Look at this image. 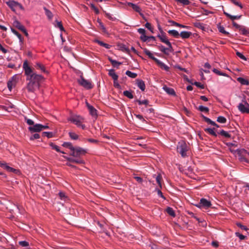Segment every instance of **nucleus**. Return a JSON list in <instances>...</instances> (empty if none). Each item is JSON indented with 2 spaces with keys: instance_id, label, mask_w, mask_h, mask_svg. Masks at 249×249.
Returning a JSON list of instances; mask_svg holds the SVG:
<instances>
[{
  "instance_id": "obj_1",
  "label": "nucleus",
  "mask_w": 249,
  "mask_h": 249,
  "mask_svg": "<svg viewBox=\"0 0 249 249\" xmlns=\"http://www.w3.org/2000/svg\"><path fill=\"white\" fill-rule=\"evenodd\" d=\"M26 80L29 81L26 87L28 91L33 93L36 89H39L40 84L44 80V78L43 76L36 72L26 78Z\"/></svg>"
},
{
  "instance_id": "obj_2",
  "label": "nucleus",
  "mask_w": 249,
  "mask_h": 249,
  "mask_svg": "<svg viewBox=\"0 0 249 249\" xmlns=\"http://www.w3.org/2000/svg\"><path fill=\"white\" fill-rule=\"evenodd\" d=\"M177 151L179 153L182 157L187 156L186 152L188 151V146L184 141H179L177 145Z\"/></svg>"
},
{
  "instance_id": "obj_3",
  "label": "nucleus",
  "mask_w": 249,
  "mask_h": 249,
  "mask_svg": "<svg viewBox=\"0 0 249 249\" xmlns=\"http://www.w3.org/2000/svg\"><path fill=\"white\" fill-rule=\"evenodd\" d=\"M87 153L85 149L79 147H74V149L70 153V155L76 158H81V157L84 156Z\"/></svg>"
},
{
  "instance_id": "obj_4",
  "label": "nucleus",
  "mask_w": 249,
  "mask_h": 249,
  "mask_svg": "<svg viewBox=\"0 0 249 249\" xmlns=\"http://www.w3.org/2000/svg\"><path fill=\"white\" fill-rule=\"evenodd\" d=\"M68 120L78 127H81L83 129H84L86 127L85 125L82 124V120H83V118L80 116L71 117Z\"/></svg>"
},
{
  "instance_id": "obj_5",
  "label": "nucleus",
  "mask_w": 249,
  "mask_h": 249,
  "mask_svg": "<svg viewBox=\"0 0 249 249\" xmlns=\"http://www.w3.org/2000/svg\"><path fill=\"white\" fill-rule=\"evenodd\" d=\"M238 108L242 113H249V104L246 101L245 98L242 100V103L239 104Z\"/></svg>"
},
{
  "instance_id": "obj_6",
  "label": "nucleus",
  "mask_w": 249,
  "mask_h": 249,
  "mask_svg": "<svg viewBox=\"0 0 249 249\" xmlns=\"http://www.w3.org/2000/svg\"><path fill=\"white\" fill-rule=\"evenodd\" d=\"M23 68L24 71V74L26 76V78H28L32 74H34L36 73L35 71V69L32 68L31 66H30V63H23Z\"/></svg>"
},
{
  "instance_id": "obj_7",
  "label": "nucleus",
  "mask_w": 249,
  "mask_h": 249,
  "mask_svg": "<svg viewBox=\"0 0 249 249\" xmlns=\"http://www.w3.org/2000/svg\"><path fill=\"white\" fill-rule=\"evenodd\" d=\"M80 79L78 80V82L81 86H83L87 89H90L93 88L91 83L88 80L84 79L83 75H80Z\"/></svg>"
},
{
  "instance_id": "obj_8",
  "label": "nucleus",
  "mask_w": 249,
  "mask_h": 249,
  "mask_svg": "<svg viewBox=\"0 0 249 249\" xmlns=\"http://www.w3.org/2000/svg\"><path fill=\"white\" fill-rule=\"evenodd\" d=\"M18 81L17 75H14L7 82V87L10 91H11L13 88H15Z\"/></svg>"
},
{
  "instance_id": "obj_9",
  "label": "nucleus",
  "mask_w": 249,
  "mask_h": 249,
  "mask_svg": "<svg viewBox=\"0 0 249 249\" xmlns=\"http://www.w3.org/2000/svg\"><path fill=\"white\" fill-rule=\"evenodd\" d=\"M198 208H205L206 209L211 207L212 204L210 201L207 200L205 198H202L200 200V202L198 204L196 205Z\"/></svg>"
},
{
  "instance_id": "obj_10",
  "label": "nucleus",
  "mask_w": 249,
  "mask_h": 249,
  "mask_svg": "<svg viewBox=\"0 0 249 249\" xmlns=\"http://www.w3.org/2000/svg\"><path fill=\"white\" fill-rule=\"evenodd\" d=\"M134 103H137L139 105H144V107H141V111L143 113L146 112V108L148 106H151V105H149V101L147 99H145L143 100H141L139 99H136L134 100Z\"/></svg>"
},
{
  "instance_id": "obj_11",
  "label": "nucleus",
  "mask_w": 249,
  "mask_h": 249,
  "mask_svg": "<svg viewBox=\"0 0 249 249\" xmlns=\"http://www.w3.org/2000/svg\"><path fill=\"white\" fill-rule=\"evenodd\" d=\"M6 3L14 11H15V8L18 7L21 9H23V7L21 4L14 0H9L6 1Z\"/></svg>"
},
{
  "instance_id": "obj_12",
  "label": "nucleus",
  "mask_w": 249,
  "mask_h": 249,
  "mask_svg": "<svg viewBox=\"0 0 249 249\" xmlns=\"http://www.w3.org/2000/svg\"><path fill=\"white\" fill-rule=\"evenodd\" d=\"M63 157L70 163L71 162L81 164H84L85 163V160L82 158H73L71 157H68L65 156H63Z\"/></svg>"
},
{
  "instance_id": "obj_13",
  "label": "nucleus",
  "mask_w": 249,
  "mask_h": 249,
  "mask_svg": "<svg viewBox=\"0 0 249 249\" xmlns=\"http://www.w3.org/2000/svg\"><path fill=\"white\" fill-rule=\"evenodd\" d=\"M86 107L89 109L90 115L96 119L98 117L97 110L91 105H90L87 101L86 102Z\"/></svg>"
},
{
  "instance_id": "obj_14",
  "label": "nucleus",
  "mask_w": 249,
  "mask_h": 249,
  "mask_svg": "<svg viewBox=\"0 0 249 249\" xmlns=\"http://www.w3.org/2000/svg\"><path fill=\"white\" fill-rule=\"evenodd\" d=\"M28 129L31 133L39 132L41 131V124H37L35 125L34 124L33 126H29Z\"/></svg>"
},
{
  "instance_id": "obj_15",
  "label": "nucleus",
  "mask_w": 249,
  "mask_h": 249,
  "mask_svg": "<svg viewBox=\"0 0 249 249\" xmlns=\"http://www.w3.org/2000/svg\"><path fill=\"white\" fill-rule=\"evenodd\" d=\"M136 84L139 88L142 91H144L145 89V85L144 82L140 79H137L136 80Z\"/></svg>"
},
{
  "instance_id": "obj_16",
  "label": "nucleus",
  "mask_w": 249,
  "mask_h": 249,
  "mask_svg": "<svg viewBox=\"0 0 249 249\" xmlns=\"http://www.w3.org/2000/svg\"><path fill=\"white\" fill-rule=\"evenodd\" d=\"M163 89L164 91H165L169 95L176 96V93L175 90L171 88H169L167 87L166 86H164L163 87Z\"/></svg>"
},
{
  "instance_id": "obj_17",
  "label": "nucleus",
  "mask_w": 249,
  "mask_h": 249,
  "mask_svg": "<svg viewBox=\"0 0 249 249\" xmlns=\"http://www.w3.org/2000/svg\"><path fill=\"white\" fill-rule=\"evenodd\" d=\"M108 74L113 79V81H118V75L115 73L114 69L109 70Z\"/></svg>"
},
{
  "instance_id": "obj_18",
  "label": "nucleus",
  "mask_w": 249,
  "mask_h": 249,
  "mask_svg": "<svg viewBox=\"0 0 249 249\" xmlns=\"http://www.w3.org/2000/svg\"><path fill=\"white\" fill-rule=\"evenodd\" d=\"M159 50L163 53L165 54H169L170 53H171L173 50L169 49L168 47H165L162 45H160L159 46Z\"/></svg>"
},
{
  "instance_id": "obj_19",
  "label": "nucleus",
  "mask_w": 249,
  "mask_h": 249,
  "mask_svg": "<svg viewBox=\"0 0 249 249\" xmlns=\"http://www.w3.org/2000/svg\"><path fill=\"white\" fill-rule=\"evenodd\" d=\"M13 26L21 32L25 29L24 26L22 25L19 21L17 20H15L13 22Z\"/></svg>"
},
{
  "instance_id": "obj_20",
  "label": "nucleus",
  "mask_w": 249,
  "mask_h": 249,
  "mask_svg": "<svg viewBox=\"0 0 249 249\" xmlns=\"http://www.w3.org/2000/svg\"><path fill=\"white\" fill-rule=\"evenodd\" d=\"M237 81L242 85H249V80L247 79H245L243 77H239L237 78Z\"/></svg>"
},
{
  "instance_id": "obj_21",
  "label": "nucleus",
  "mask_w": 249,
  "mask_h": 249,
  "mask_svg": "<svg viewBox=\"0 0 249 249\" xmlns=\"http://www.w3.org/2000/svg\"><path fill=\"white\" fill-rule=\"evenodd\" d=\"M144 53L147 56H148L149 58L154 60L155 62H160L159 60H158L154 57V54L151 52H150L149 50H145Z\"/></svg>"
},
{
  "instance_id": "obj_22",
  "label": "nucleus",
  "mask_w": 249,
  "mask_h": 249,
  "mask_svg": "<svg viewBox=\"0 0 249 249\" xmlns=\"http://www.w3.org/2000/svg\"><path fill=\"white\" fill-rule=\"evenodd\" d=\"M49 145L52 147V148L53 149H54L57 152H60V153H61L62 154H66V153L63 151H61L59 149V147L58 146H57V145H56L55 143H54L53 142H51L49 143Z\"/></svg>"
},
{
  "instance_id": "obj_23",
  "label": "nucleus",
  "mask_w": 249,
  "mask_h": 249,
  "mask_svg": "<svg viewBox=\"0 0 249 249\" xmlns=\"http://www.w3.org/2000/svg\"><path fill=\"white\" fill-rule=\"evenodd\" d=\"M224 14L228 18H230L231 20H234L235 19H240L242 16H232L229 13H227L226 12L224 11Z\"/></svg>"
},
{
  "instance_id": "obj_24",
  "label": "nucleus",
  "mask_w": 249,
  "mask_h": 249,
  "mask_svg": "<svg viewBox=\"0 0 249 249\" xmlns=\"http://www.w3.org/2000/svg\"><path fill=\"white\" fill-rule=\"evenodd\" d=\"M128 6L131 7L136 12H138V13L141 12V9L137 5H136V4L131 3V2H128Z\"/></svg>"
},
{
  "instance_id": "obj_25",
  "label": "nucleus",
  "mask_w": 249,
  "mask_h": 249,
  "mask_svg": "<svg viewBox=\"0 0 249 249\" xmlns=\"http://www.w3.org/2000/svg\"><path fill=\"white\" fill-rule=\"evenodd\" d=\"M215 128H207L204 129V131L210 135L215 137H217V134L214 131Z\"/></svg>"
},
{
  "instance_id": "obj_26",
  "label": "nucleus",
  "mask_w": 249,
  "mask_h": 249,
  "mask_svg": "<svg viewBox=\"0 0 249 249\" xmlns=\"http://www.w3.org/2000/svg\"><path fill=\"white\" fill-rule=\"evenodd\" d=\"M213 72H214L215 73H216V74H217L218 75H222V76H226V77H230L231 80H232L231 77L229 76L228 74H227V73H226L225 72H221V71H219L218 70H217V69H216L215 68H214L213 70Z\"/></svg>"
},
{
  "instance_id": "obj_27",
  "label": "nucleus",
  "mask_w": 249,
  "mask_h": 249,
  "mask_svg": "<svg viewBox=\"0 0 249 249\" xmlns=\"http://www.w3.org/2000/svg\"><path fill=\"white\" fill-rule=\"evenodd\" d=\"M236 152L239 157L245 156V155L248 153L247 151L244 148L237 149Z\"/></svg>"
},
{
  "instance_id": "obj_28",
  "label": "nucleus",
  "mask_w": 249,
  "mask_h": 249,
  "mask_svg": "<svg viewBox=\"0 0 249 249\" xmlns=\"http://www.w3.org/2000/svg\"><path fill=\"white\" fill-rule=\"evenodd\" d=\"M62 146L67 148H69L71 150V151L74 149V146L72 145V143L70 142H64L62 144Z\"/></svg>"
},
{
  "instance_id": "obj_29",
  "label": "nucleus",
  "mask_w": 249,
  "mask_h": 249,
  "mask_svg": "<svg viewBox=\"0 0 249 249\" xmlns=\"http://www.w3.org/2000/svg\"><path fill=\"white\" fill-rule=\"evenodd\" d=\"M191 34H192V33L191 32H186V31H182L180 33V34H179V36L182 38H188L190 36Z\"/></svg>"
},
{
  "instance_id": "obj_30",
  "label": "nucleus",
  "mask_w": 249,
  "mask_h": 249,
  "mask_svg": "<svg viewBox=\"0 0 249 249\" xmlns=\"http://www.w3.org/2000/svg\"><path fill=\"white\" fill-rule=\"evenodd\" d=\"M166 212L170 216H172L174 217L176 216L175 212L172 208L168 207L166 209Z\"/></svg>"
},
{
  "instance_id": "obj_31",
  "label": "nucleus",
  "mask_w": 249,
  "mask_h": 249,
  "mask_svg": "<svg viewBox=\"0 0 249 249\" xmlns=\"http://www.w3.org/2000/svg\"><path fill=\"white\" fill-rule=\"evenodd\" d=\"M132 92V91L125 90L123 92V94L129 99H133L134 98V96Z\"/></svg>"
},
{
  "instance_id": "obj_32",
  "label": "nucleus",
  "mask_w": 249,
  "mask_h": 249,
  "mask_svg": "<svg viewBox=\"0 0 249 249\" xmlns=\"http://www.w3.org/2000/svg\"><path fill=\"white\" fill-rule=\"evenodd\" d=\"M157 36L163 43H164L166 40L168 39L165 33H164L163 31L161 32V35H159Z\"/></svg>"
},
{
  "instance_id": "obj_33",
  "label": "nucleus",
  "mask_w": 249,
  "mask_h": 249,
  "mask_svg": "<svg viewBox=\"0 0 249 249\" xmlns=\"http://www.w3.org/2000/svg\"><path fill=\"white\" fill-rule=\"evenodd\" d=\"M41 136L43 137H47L48 138H51L54 136V133L52 132H43L41 134Z\"/></svg>"
},
{
  "instance_id": "obj_34",
  "label": "nucleus",
  "mask_w": 249,
  "mask_h": 249,
  "mask_svg": "<svg viewBox=\"0 0 249 249\" xmlns=\"http://www.w3.org/2000/svg\"><path fill=\"white\" fill-rule=\"evenodd\" d=\"M44 10L45 11V14L47 16L49 19H51L53 17V14L51 11L49 9H47L45 7L43 8Z\"/></svg>"
},
{
  "instance_id": "obj_35",
  "label": "nucleus",
  "mask_w": 249,
  "mask_h": 249,
  "mask_svg": "<svg viewBox=\"0 0 249 249\" xmlns=\"http://www.w3.org/2000/svg\"><path fill=\"white\" fill-rule=\"evenodd\" d=\"M218 134H220V135L225 138H229L231 137V134H230L228 132L225 131L223 129H222L219 132H218Z\"/></svg>"
},
{
  "instance_id": "obj_36",
  "label": "nucleus",
  "mask_w": 249,
  "mask_h": 249,
  "mask_svg": "<svg viewBox=\"0 0 249 249\" xmlns=\"http://www.w3.org/2000/svg\"><path fill=\"white\" fill-rule=\"evenodd\" d=\"M158 66L162 70H164L166 71H169V67L166 65L165 63H157Z\"/></svg>"
},
{
  "instance_id": "obj_37",
  "label": "nucleus",
  "mask_w": 249,
  "mask_h": 249,
  "mask_svg": "<svg viewBox=\"0 0 249 249\" xmlns=\"http://www.w3.org/2000/svg\"><path fill=\"white\" fill-rule=\"evenodd\" d=\"M168 33L173 36L176 37V38H178L179 36V34L178 33V32L176 31V30H169L168 31Z\"/></svg>"
},
{
  "instance_id": "obj_38",
  "label": "nucleus",
  "mask_w": 249,
  "mask_h": 249,
  "mask_svg": "<svg viewBox=\"0 0 249 249\" xmlns=\"http://www.w3.org/2000/svg\"><path fill=\"white\" fill-rule=\"evenodd\" d=\"M196 108L201 112H204L205 113H208L209 112V108L203 106H200Z\"/></svg>"
},
{
  "instance_id": "obj_39",
  "label": "nucleus",
  "mask_w": 249,
  "mask_h": 249,
  "mask_svg": "<svg viewBox=\"0 0 249 249\" xmlns=\"http://www.w3.org/2000/svg\"><path fill=\"white\" fill-rule=\"evenodd\" d=\"M171 23H172V25H174V26H178V27H181V28H186V29H188L189 28V26H186V25H182V24H180L179 23H178L174 21H169Z\"/></svg>"
},
{
  "instance_id": "obj_40",
  "label": "nucleus",
  "mask_w": 249,
  "mask_h": 249,
  "mask_svg": "<svg viewBox=\"0 0 249 249\" xmlns=\"http://www.w3.org/2000/svg\"><path fill=\"white\" fill-rule=\"evenodd\" d=\"M174 68H176V69H178V70H179L180 71H184L185 72H186L187 74H190V71L189 70H188L187 69L183 68L181 67L179 65H175L174 66Z\"/></svg>"
},
{
  "instance_id": "obj_41",
  "label": "nucleus",
  "mask_w": 249,
  "mask_h": 249,
  "mask_svg": "<svg viewBox=\"0 0 249 249\" xmlns=\"http://www.w3.org/2000/svg\"><path fill=\"white\" fill-rule=\"evenodd\" d=\"M200 116L203 118V120L206 122V123H207L208 124H210L211 125H212L213 124V123L214 122V121H213L212 120H211L210 119H209V118L205 116L204 115H203L202 114H201L200 115Z\"/></svg>"
},
{
  "instance_id": "obj_42",
  "label": "nucleus",
  "mask_w": 249,
  "mask_h": 249,
  "mask_svg": "<svg viewBox=\"0 0 249 249\" xmlns=\"http://www.w3.org/2000/svg\"><path fill=\"white\" fill-rule=\"evenodd\" d=\"M156 181H157V183L158 184L159 187L160 188H161L162 185H161V181L162 180V177H161V175L159 174L158 175H157L156 176Z\"/></svg>"
},
{
  "instance_id": "obj_43",
  "label": "nucleus",
  "mask_w": 249,
  "mask_h": 249,
  "mask_svg": "<svg viewBox=\"0 0 249 249\" xmlns=\"http://www.w3.org/2000/svg\"><path fill=\"white\" fill-rule=\"evenodd\" d=\"M11 30H12V32L15 35H16L18 36V39L19 40V41L20 42H22L23 38L22 37L21 35L18 32H17L16 30H15V29H14L13 28L11 29Z\"/></svg>"
},
{
  "instance_id": "obj_44",
  "label": "nucleus",
  "mask_w": 249,
  "mask_h": 249,
  "mask_svg": "<svg viewBox=\"0 0 249 249\" xmlns=\"http://www.w3.org/2000/svg\"><path fill=\"white\" fill-rule=\"evenodd\" d=\"M178 73L183 77L184 81H186L191 84H193L192 81L191 80H190L186 75L180 72H178Z\"/></svg>"
},
{
  "instance_id": "obj_45",
  "label": "nucleus",
  "mask_w": 249,
  "mask_h": 249,
  "mask_svg": "<svg viewBox=\"0 0 249 249\" xmlns=\"http://www.w3.org/2000/svg\"><path fill=\"white\" fill-rule=\"evenodd\" d=\"M69 135L71 140H76L79 138V136L74 132H70Z\"/></svg>"
},
{
  "instance_id": "obj_46",
  "label": "nucleus",
  "mask_w": 249,
  "mask_h": 249,
  "mask_svg": "<svg viewBox=\"0 0 249 249\" xmlns=\"http://www.w3.org/2000/svg\"><path fill=\"white\" fill-rule=\"evenodd\" d=\"M125 74L132 78H135L137 76V74L136 73L132 72L129 71H127L125 72Z\"/></svg>"
},
{
  "instance_id": "obj_47",
  "label": "nucleus",
  "mask_w": 249,
  "mask_h": 249,
  "mask_svg": "<svg viewBox=\"0 0 249 249\" xmlns=\"http://www.w3.org/2000/svg\"><path fill=\"white\" fill-rule=\"evenodd\" d=\"M178 3L182 4L183 5H188L190 4V2L189 0H175Z\"/></svg>"
},
{
  "instance_id": "obj_48",
  "label": "nucleus",
  "mask_w": 249,
  "mask_h": 249,
  "mask_svg": "<svg viewBox=\"0 0 249 249\" xmlns=\"http://www.w3.org/2000/svg\"><path fill=\"white\" fill-rule=\"evenodd\" d=\"M98 44H99L100 45H101V46H103V47H105L106 48H107V49H109L110 48V45L108 44H107V43H104L103 42L100 41V40H96L95 41Z\"/></svg>"
},
{
  "instance_id": "obj_49",
  "label": "nucleus",
  "mask_w": 249,
  "mask_h": 249,
  "mask_svg": "<svg viewBox=\"0 0 249 249\" xmlns=\"http://www.w3.org/2000/svg\"><path fill=\"white\" fill-rule=\"evenodd\" d=\"M217 121L218 123L224 124L226 123L227 122V119L224 116H220L217 117Z\"/></svg>"
},
{
  "instance_id": "obj_50",
  "label": "nucleus",
  "mask_w": 249,
  "mask_h": 249,
  "mask_svg": "<svg viewBox=\"0 0 249 249\" xmlns=\"http://www.w3.org/2000/svg\"><path fill=\"white\" fill-rule=\"evenodd\" d=\"M98 23H99V27L101 28V29L102 30V32L104 34H107L108 33H107L105 27L103 25V23L101 21H99V20H98Z\"/></svg>"
},
{
  "instance_id": "obj_51",
  "label": "nucleus",
  "mask_w": 249,
  "mask_h": 249,
  "mask_svg": "<svg viewBox=\"0 0 249 249\" xmlns=\"http://www.w3.org/2000/svg\"><path fill=\"white\" fill-rule=\"evenodd\" d=\"M239 30L241 31L242 34L245 36H249V32L247 31L245 27L241 26Z\"/></svg>"
},
{
  "instance_id": "obj_52",
  "label": "nucleus",
  "mask_w": 249,
  "mask_h": 249,
  "mask_svg": "<svg viewBox=\"0 0 249 249\" xmlns=\"http://www.w3.org/2000/svg\"><path fill=\"white\" fill-rule=\"evenodd\" d=\"M58 196L61 200H64L65 201L68 197L66 195L65 193L63 192H60L58 193Z\"/></svg>"
},
{
  "instance_id": "obj_53",
  "label": "nucleus",
  "mask_w": 249,
  "mask_h": 249,
  "mask_svg": "<svg viewBox=\"0 0 249 249\" xmlns=\"http://www.w3.org/2000/svg\"><path fill=\"white\" fill-rule=\"evenodd\" d=\"M236 225L238 227L240 228L241 229H242L243 230H245L246 231L249 230V229L247 228V227L242 225L241 223H239V222L236 223Z\"/></svg>"
},
{
  "instance_id": "obj_54",
  "label": "nucleus",
  "mask_w": 249,
  "mask_h": 249,
  "mask_svg": "<svg viewBox=\"0 0 249 249\" xmlns=\"http://www.w3.org/2000/svg\"><path fill=\"white\" fill-rule=\"evenodd\" d=\"M192 85H195L198 88H200L201 89H204L205 88L204 85L196 81L194 83H193Z\"/></svg>"
},
{
  "instance_id": "obj_55",
  "label": "nucleus",
  "mask_w": 249,
  "mask_h": 249,
  "mask_svg": "<svg viewBox=\"0 0 249 249\" xmlns=\"http://www.w3.org/2000/svg\"><path fill=\"white\" fill-rule=\"evenodd\" d=\"M40 138V136L39 134L38 133H35L34 134H33V135H32L30 138V140L31 141H34L35 140V139H38Z\"/></svg>"
},
{
  "instance_id": "obj_56",
  "label": "nucleus",
  "mask_w": 249,
  "mask_h": 249,
  "mask_svg": "<svg viewBox=\"0 0 249 249\" xmlns=\"http://www.w3.org/2000/svg\"><path fill=\"white\" fill-rule=\"evenodd\" d=\"M38 68L40 69L43 72L48 73V71L45 70V67L41 63H37Z\"/></svg>"
},
{
  "instance_id": "obj_57",
  "label": "nucleus",
  "mask_w": 249,
  "mask_h": 249,
  "mask_svg": "<svg viewBox=\"0 0 249 249\" xmlns=\"http://www.w3.org/2000/svg\"><path fill=\"white\" fill-rule=\"evenodd\" d=\"M235 235L238 237L240 240H243L247 238V236H245L238 232H235Z\"/></svg>"
},
{
  "instance_id": "obj_58",
  "label": "nucleus",
  "mask_w": 249,
  "mask_h": 249,
  "mask_svg": "<svg viewBox=\"0 0 249 249\" xmlns=\"http://www.w3.org/2000/svg\"><path fill=\"white\" fill-rule=\"evenodd\" d=\"M218 30L220 33H222L225 35H229V33L225 30L224 27L221 26L218 27Z\"/></svg>"
},
{
  "instance_id": "obj_59",
  "label": "nucleus",
  "mask_w": 249,
  "mask_h": 249,
  "mask_svg": "<svg viewBox=\"0 0 249 249\" xmlns=\"http://www.w3.org/2000/svg\"><path fill=\"white\" fill-rule=\"evenodd\" d=\"M236 55L240 57L241 59L244 61H247V58L241 53L237 52H236Z\"/></svg>"
},
{
  "instance_id": "obj_60",
  "label": "nucleus",
  "mask_w": 249,
  "mask_h": 249,
  "mask_svg": "<svg viewBox=\"0 0 249 249\" xmlns=\"http://www.w3.org/2000/svg\"><path fill=\"white\" fill-rule=\"evenodd\" d=\"M18 244L22 247H27L29 245V243L26 241H19Z\"/></svg>"
},
{
  "instance_id": "obj_61",
  "label": "nucleus",
  "mask_w": 249,
  "mask_h": 249,
  "mask_svg": "<svg viewBox=\"0 0 249 249\" xmlns=\"http://www.w3.org/2000/svg\"><path fill=\"white\" fill-rule=\"evenodd\" d=\"M231 1L233 4L239 6L241 9L243 8V6L240 2L236 1V0H231Z\"/></svg>"
},
{
  "instance_id": "obj_62",
  "label": "nucleus",
  "mask_w": 249,
  "mask_h": 249,
  "mask_svg": "<svg viewBox=\"0 0 249 249\" xmlns=\"http://www.w3.org/2000/svg\"><path fill=\"white\" fill-rule=\"evenodd\" d=\"M148 37L149 36H146L145 35H141V39L143 41V42H146V41H148Z\"/></svg>"
},
{
  "instance_id": "obj_63",
  "label": "nucleus",
  "mask_w": 249,
  "mask_h": 249,
  "mask_svg": "<svg viewBox=\"0 0 249 249\" xmlns=\"http://www.w3.org/2000/svg\"><path fill=\"white\" fill-rule=\"evenodd\" d=\"M156 190L157 191V193H158V195H159V196H160L161 198H163L164 199H166V198L163 195L162 192L160 191V189L156 188Z\"/></svg>"
},
{
  "instance_id": "obj_64",
  "label": "nucleus",
  "mask_w": 249,
  "mask_h": 249,
  "mask_svg": "<svg viewBox=\"0 0 249 249\" xmlns=\"http://www.w3.org/2000/svg\"><path fill=\"white\" fill-rule=\"evenodd\" d=\"M145 26L146 28H147L148 30H149L151 32L153 33V28L152 27V26H151V23H149V22H147L145 25Z\"/></svg>"
}]
</instances>
